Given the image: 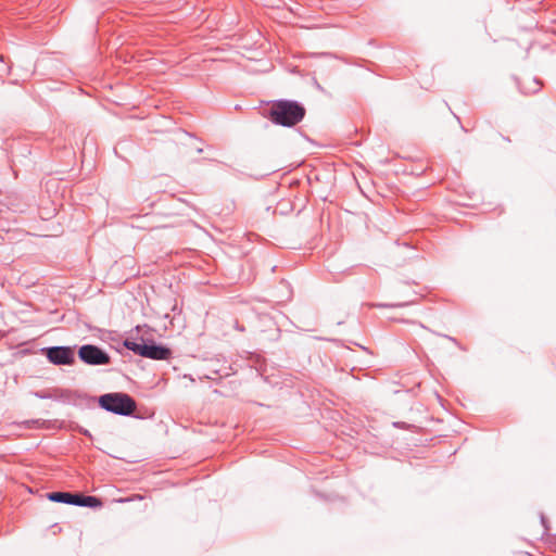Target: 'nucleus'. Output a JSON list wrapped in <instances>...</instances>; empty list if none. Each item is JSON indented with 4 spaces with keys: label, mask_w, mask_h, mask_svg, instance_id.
<instances>
[{
    "label": "nucleus",
    "mask_w": 556,
    "mask_h": 556,
    "mask_svg": "<svg viewBox=\"0 0 556 556\" xmlns=\"http://www.w3.org/2000/svg\"><path fill=\"white\" fill-rule=\"evenodd\" d=\"M306 110L295 100H277L269 110V119L283 127L299 124L305 116Z\"/></svg>",
    "instance_id": "obj_1"
},
{
    "label": "nucleus",
    "mask_w": 556,
    "mask_h": 556,
    "mask_svg": "<svg viewBox=\"0 0 556 556\" xmlns=\"http://www.w3.org/2000/svg\"><path fill=\"white\" fill-rule=\"evenodd\" d=\"M99 406L110 413L119 416H132L136 408V401L127 393L111 392L99 396Z\"/></svg>",
    "instance_id": "obj_2"
},
{
    "label": "nucleus",
    "mask_w": 556,
    "mask_h": 556,
    "mask_svg": "<svg viewBox=\"0 0 556 556\" xmlns=\"http://www.w3.org/2000/svg\"><path fill=\"white\" fill-rule=\"evenodd\" d=\"M123 344L136 355L154 361H166L172 356V350L169 348L159 344L153 340H142V342L138 343L127 338L124 340Z\"/></svg>",
    "instance_id": "obj_3"
},
{
    "label": "nucleus",
    "mask_w": 556,
    "mask_h": 556,
    "mask_svg": "<svg viewBox=\"0 0 556 556\" xmlns=\"http://www.w3.org/2000/svg\"><path fill=\"white\" fill-rule=\"evenodd\" d=\"M49 501L54 503L70 504L80 507L98 508L102 506L99 497L92 495H84L79 492L55 491L47 494Z\"/></svg>",
    "instance_id": "obj_4"
},
{
    "label": "nucleus",
    "mask_w": 556,
    "mask_h": 556,
    "mask_svg": "<svg viewBox=\"0 0 556 556\" xmlns=\"http://www.w3.org/2000/svg\"><path fill=\"white\" fill-rule=\"evenodd\" d=\"M42 354L47 359L58 366H72L75 364V352L74 346L56 345L43 348Z\"/></svg>",
    "instance_id": "obj_5"
},
{
    "label": "nucleus",
    "mask_w": 556,
    "mask_h": 556,
    "mask_svg": "<svg viewBox=\"0 0 556 556\" xmlns=\"http://www.w3.org/2000/svg\"><path fill=\"white\" fill-rule=\"evenodd\" d=\"M79 359L91 366L109 365L111 363L110 355L101 348L94 344H84L78 349Z\"/></svg>",
    "instance_id": "obj_6"
},
{
    "label": "nucleus",
    "mask_w": 556,
    "mask_h": 556,
    "mask_svg": "<svg viewBox=\"0 0 556 556\" xmlns=\"http://www.w3.org/2000/svg\"><path fill=\"white\" fill-rule=\"evenodd\" d=\"M541 81L538 78L529 79L528 84H521L519 86L520 91L525 94H533L540 91L541 89Z\"/></svg>",
    "instance_id": "obj_7"
},
{
    "label": "nucleus",
    "mask_w": 556,
    "mask_h": 556,
    "mask_svg": "<svg viewBox=\"0 0 556 556\" xmlns=\"http://www.w3.org/2000/svg\"><path fill=\"white\" fill-rule=\"evenodd\" d=\"M35 396H37L39 399H50L51 397V395L45 391L35 392Z\"/></svg>",
    "instance_id": "obj_8"
},
{
    "label": "nucleus",
    "mask_w": 556,
    "mask_h": 556,
    "mask_svg": "<svg viewBox=\"0 0 556 556\" xmlns=\"http://www.w3.org/2000/svg\"><path fill=\"white\" fill-rule=\"evenodd\" d=\"M406 303H402V304H391L390 307H400V306H405ZM379 306L381 307H389V304H380Z\"/></svg>",
    "instance_id": "obj_9"
},
{
    "label": "nucleus",
    "mask_w": 556,
    "mask_h": 556,
    "mask_svg": "<svg viewBox=\"0 0 556 556\" xmlns=\"http://www.w3.org/2000/svg\"><path fill=\"white\" fill-rule=\"evenodd\" d=\"M541 523L544 527V529L547 530V520L544 517V515H541Z\"/></svg>",
    "instance_id": "obj_10"
},
{
    "label": "nucleus",
    "mask_w": 556,
    "mask_h": 556,
    "mask_svg": "<svg viewBox=\"0 0 556 556\" xmlns=\"http://www.w3.org/2000/svg\"><path fill=\"white\" fill-rule=\"evenodd\" d=\"M79 432L86 437H91L90 432L87 429L80 428Z\"/></svg>",
    "instance_id": "obj_11"
},
{
    "label": "nucleus",
    "mask_w": 556,
    "mask_h": 556,
    "mask_svg": "<svg viewBox=\"0 0 556 556\" xmlns=\"http://www.w3.org/2000/svg\"><path fill=\"white\" fill-rule=\"evenodd\" d=\"M202 151H203L202 148H197L198 153H201Z\"/></svg>",
    "instance_id": "obj_12"
},
{
    "label": "nucleus",
    "mask_w": 556,
    "mask_h": 556,
    "mask_svg": "<svg viewBox=\"0 0 556 556\" xmlns=\"http://www.w3.org/2000/svg\"><path fill=\"white\" fill-rule=\"evenodd\" d=\"M445 337L447 338V336H445ZM448 339H450L451 341H455V339H454V338L448 337Z\"/></svg>",
    "instance_id": "obj_13"
},
{
    "label": "nucleus",
    "mask_w": 556,
    "mask_h": 556,
    "mask_svg": "<svg viewBox=\"0 0 556 556\" xmlns=\"http://www.w3.org/2000/svg\"><path fill=\"white\" fill-rule=\"evenodd\" d=\"M0 61H1V62L3 61V56H2V55H0Z\"/></svg>",
    "instance_id": "obj_14"
}]
</instances>
